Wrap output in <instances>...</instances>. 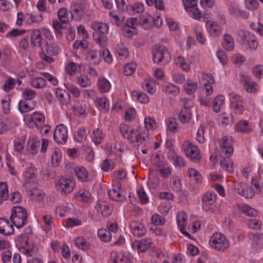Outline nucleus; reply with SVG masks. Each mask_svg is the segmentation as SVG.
<instances>
[{"label": "nucleus", "instance_id": "nucleus-1", "mask_svg": "<svg viewBox=\"0 0 263 263\" xmlns=\"http://www.w3.org/2000/svg\"><path fill=\"white\" fill-rule=\"evenodd\" d=\"M145 128L137 126L133 128L125 124L120 125V130L122 135L127 139L134 146L145 145L149 137V130L157 128L156 120L153 117H145L144 120Z\"/></svg>", "mask_w": 263, "mask_h": 263}, {"label": "nucleus", "instance_id": "nucleus-2", "mask_svg": "<svg viewBox=\"0 0 263 263\" xmlns=\"http://www.w3.org/2000/svg\"><path fill=\"white\" fill-rule=\"evenodd\" d=\"M44 16L38 12L23 13L20 11L17 13L16 25L21 27L24 24L29 26H35L40 24L43 20Z\"/></svg>", "mask_w": 263, "mask_h": 263}, {"label": "nucleus", "instance_id": "nucleus-3", "mask_svg": "<svg viewBox=\"0 0 263 263\" xmlns=\"http://www.w3.org/2000/svg\"><path fill=\"white\" fill-rule=\"evenodd\" d=\"M210 247L219 252H223L230 247V242L227 236L220 232L212 234L209 240Z\"/></svg>", "mask_w": 263, "mask_h": 263}, {"label": "nucleus", "instance_id": "nucleus-4", "mask_svg": "<svg viewBox=\"0 0 263 263\" xmlns=\"http://www.w3.org/2000/svg\"><path fill=\"white\" fill-rule=\"evenodd\" d=\"M28 217L26 210L22 206H15L11 210V221L18 229L23 227L26 224Z\"/></svg>", "mask_w": 263, "mask_h": 263}, {"label": "nucleus", "instance_id": "nucleus-5", "mask_svg": "<svg viewBox=\"0 0 263 263\" xmlns=\"http://www.w3.org/2000/svg\"><path fill=\"white\" fill-rule=\"evenodd\" d=\"M57 191L64 195H68L74 190L76 181L73 178L61 176L54 182Z\"/></svg>", "mask_w": 263, "mask_h": 263}, {"label": "nucleus", "instance_id": "nucleus-6", "mask_svg": "<svg viewBox=\"0 0 263 263\" xmlns=\"http://www.w3.org/2000/svg\"><path fill=\"white\" fill-rule=\"evenodd\" d=\"M17 242L21 247L20 251L26 256H31L35 252V247L27 234L20 235L17 238Z\"/></svg>", "mask_w": 263, "mask_h": 263}, {"label": "nucleus", "instance_id": "nucleus-7", "mask_svg": "<svg viewBox=\"0 0 263 263\" xmlns=\"http://www.w3.org/2000/svg\"><path fill=\"white\" fill-rule=\"evenodd\" d=\"M153 54L154 62L161 65L168 63L171 59L168 50L163 46H156L153 49Z\"/></svg>", "mask_w": 263, "mask_h": 263}, {"label": "nucleus", "instance_id": "nucleus-8", "mask_svg": "<svg viewBox=\"0 0 263 263\" xmlns=\"http://www.w3.org/2000/svg\"><path fill=\"white\" fill-rule=\"evenodd\" d=\"M183 148L186 156L191 160L196 162L201 159V154L198 147L189 141H185Z\"/></svg>", "mask_w": 263, "mask_h": 263}, {"label": "nucleus", "instance_id": "nucleus-9", "mask_svg": "<svg viewBox=\"0 0 263 263\" xmlns=\"http://www.w3.org/2000/svg\"><path fill=\"white\" fill-rule=\"evenodd\" d=\"M27 126L30 128L34 126L36 127L44 124L45 118L41 112L39 111H35L30 115H27L24 118Z\"/></svg>", "mask_w": 263, "mask_h": 263}, {"label": "nucleus", "instance_id": "nucleus-10", "mask_svg": "<svg viewBox=\"0 0 263 263\" xmlns=\"http://www.w3.org/2000/svg\"><path fill=\"white\" fill-rule=\"evenodd\" d=\"M238 36L241 39L245 44H247L248 47L252 50H255L258 46V43L256 37L250 32L240 30L238 32Z\"/></svg>", "mask_w": 263, "mask_h": 263}, {"label": "nucleus", "instance_id": "nucleus-11", "mask_svg": "<svg viewBox=\"0 0 263 263\" xmlns=\"http://www.w3.org/2000/svg\"><path fill=\"white\" fill-rule=\"evenodd\" d=\"M185 10L193 18L199 20L201 17L200 11L197 8V0H182Z\"/></svg>", "mask_w": 263, "mask_h": 263}, {"label": "nucleus", "instance_id": "nucleus-12", "mask_svg": "<svg viewBox=\"0 0 263 263\" xmlns=\"http://www.w3.org/2000/svg\"><path fill=\"white\" fill-rule=\"evenodd\" d=\"M110 263H131L132 256L128 252L123 251H112L110 255Z\"/></svg>", "mask_w": 263, "mask_h": 263}, {"label": "nucleus", "instance_id": "nucleus-13", "mask_svg": "<svg viewBox=\"0 0 263 263\" xmlns=\"http://www.w3.org/2000/svg\"><path fill=\"white\" fill-rule=\"evenodd\" d=\"M68 137L67 128L63 124L57 126L53 134V139L58 144H64Z\"/></svg>", "mask_w": 263, "mask_h": 263}, {"label": "nucleus", "instance_id": "nucleus-14", "mask_svg": "<svg viewBox=\"0 0 263 263\" xmlns=\"http://www.w3.org/2000/svg\"><path fill=\"white\" fill-rule=\"evenodd\" d=\"M234 140L231 136H226L219 141L221 153L225 155L231 156L233 153Z\"/></svg>", "mask_w": 263, "mask_h": 263}, {"label": "nucleus", "instance_id": "nucleus-15", "mask_svg": "<svg viewBox=\"0 0 263 263\" xmlns=\"http://www.w3.org/2000/svg\"><path fill=\"white\" fill-rule=\"evenodd\" d=\"M35 174V169L31 166L26 168L24 171L23 173V176L25 178L24 185L28 189L31 188L32 186L35 184L36 181Z\"/></svg>", "mask_w": 263, "mask_h": 263}, {"label": "nucleus", "instance_id": "nucleus-16", "mask_svg": "<svg viewBox=\"0 0 263 263\" xmlns=\"http://www.w3.org/2000/svg\"><path fill=\"white\" fill-rule=\"evenodd\" d=\"M234 188L237 193L248 199L252 198L255 195V192L244 183H237Z\"/></svg>", "mask_w": 263, "mask_h": 263}, {"label": "nucleus", "instance_id": "nucleus-17", "mask_svg": "<svg viewBox=\"0 0 263 263\" xmlns=\"http://www.w3.org/2000/svg\"><path fill=\"white\" fill-rule=\"evenodd\" d=\"M40 147L39 139L35 136H29L26 145V150L27 153L29 155H35L38 153Z\"/></svg>", "mask_w": 263, "mask_h": 263}, {"label": "nucleus", "instance_id": "nucleus-18", "mask_svg": "<svg viewBox=\"0 0 263 263\" xmlns=\"http://www.w3.org/2000/svg\"><path fill=\"white\" fill-rule=\"evenodd\" d=\"M176 221L180 232L187 237L190 238L191 235L185 231L187 225V216L183 211L179 212L176 216Z\"/></svg>", "mask_w": 263, "mask_h": 263}, {"label": "nucleus", "instance_id": "nucleus-19", "mask_svg": "<svg viewBox=\"0 0 263 263\" xmlns=\"http://www.w3.org/2000/svg\"><path fill=\"white\" fill-rule=\"evenodd\" d=\"M249 238L252 241V247L254 251L259 252L263 248V234L261 233H251Z\"/></svg>", "mask_w": 263, "mask_h": 263}, {"label": "nucleus", "instance_id": "nucleus-20", "mask_svg": "<svg viewBox=\"0 0 263 263\" xmlns=\"http://www.w3.org/2000/svg\"><path fill=\"white\" fill-rule=\"evenodd\" d=\"M84 6L81 3L72 2L71 5V20H80L84 14Z\"/></svg>", "mask_w": 263, "mask_h": 263}, {"label": "nucleus", "instance_id": "nucleus-21", "mask_svg": "<svg viewBox=\"0 0 263 263\" xmlns=\"http://www.w3.org/2000/svg\"><path fill=\"white\" fill-rule=\"evenodd\" d=\"M108 195L110 199L119 202H124L126 199L119 184L113 186L112 189L108 191Z\"/></svg>", "mask_w": 263, "mask_h": 263}, {"label": "nucleus", "instance_id": "nucleus-22", "mask_svg": "<svg viewBox=\"0 0 263 263\" xmlns=\"http://www.w3.org/2000/svg\"><path fill=\"white\" fill-rule=\"evenodd\" d=\"M109 154L110 156H116L120 157L126 148V145L123 143L116 142L108 145Z\"/></svg>", "mask_w": 263, "mask_h": 263}, {"label": "nucleus", "instance_id": "nucleus-23", "mask_svg": "<svg viewBox=\"0 0 263 263\" xmlns=\"http://www.w3.org/2000/svg\"><path fill=\"white\" fill-rule=\"evenodd\" d=\"M129 228L132 234L136 237H141L146 233L144 225L138 221H134L130 223Z\"/></svg>", "mask_w": 263, "mask_h": 263}, {"label": "nucleus", "instance_id": "nucleus-24", "mask_svg": "<svg viewBox=\"0 0 263 263\" xmlns=\"http://www.w3.org/2000/svg\"><path fill=\"white\" fill-rule=\"evenodd\" d=\"M152 243L151 239L144 238L141 240L135 241L132 243V247L134 249H137L139 252H143L150 248Z\"/></svg>", "mask_w": 263, "mask_h": 263}, {"label": "nucleus", "instance_id": "nucleus-25", "mask_svg": "<svg viewBox=\"0 0 263 263\" xmlns=\"http://www.w3.org/2000/svg\"><path fill=\"white\" fill-rule=\"evenodd\" d=\"M13 232V226L9 220L5 218H0V233L4 235H10Z\"/></svg>", "mask_w": 263, "mask_h": 263}, {"label": "nucleus", "instance_id": "nucleus-26", "mask_svg": "<svg viewBox=\"0 0 263 263\" xmlns=\"http://www.w3.org/2000/svg\"><path fill=\"white\" fill-rule=\"evenodd\" d=\"M36 106V103L35 101L21 100L18 104V108L22 114H24L33 110Z\"/></svg>", "mask_w": 263, "mask_h": 263}, {"label": "nucleus", "instance_id": "nucleus-27", "mask_svg": "<svg viewBox=\"0 0 263 263\" xmlns=\"http://www.w3.org/2000/svg\"><path fill=\"white\" fill-rule=\"evenodd\" d=\"M186 102L189 103V105L187 106V105L185 104L184 108L181 111L179 115V120L181 122L183 123H188L192 117L191 111L189 107H191L193 105V103L192 101H186Z\"/></svg>", "mask_w": 263, "mask_h": 263}, {"label": "nucleus", "instance_id": "nucleus-28", "mask_svg": "<svg viewBox=\"0 0 263 263\" xmlns=\"http://www.w3.org/2000/svg\"><path fill=\"white\" fill-rule=\"evenodd\" d=\"M74 198L77 200L84 203H89L92 200V197L90 192L84 189L78 191L74 195Z\"/></svg>", "mask_w": 263, "mask_h": 263}, {"label": "nucleus", "instance_id": "nucleus-29", "mask_svg": "<svg viewBox=\"0 0 263 263\" xmlns=\"http://www.w3.org/2000/svg\"><path fill=\"white\" fill-rule=\"evenodd\" d=\"M205 26L208 33L211 35L217 36L221 33V27L215 22L208 21Z\"/></svg>", "mask_w": 263, "mask_h": 263}, {"label": "nucleus", "instance_id": "nucleus-30", "mask_svg": "<svg viewBox=\"0 0 263 263\" xmlns=\"http://www.w3.org/2000/svg\"><path fill=\"white\" fill-rule=\"evenodd\" d=\"M252 126L246 120H241L236 123L234 126L235 132L242 134L250 133L252 132Z\"/></svg>", "mask_w": 263, "mask_h": 263}, {"label": "nucleus", "instance_id": "nucleus-31", "mask_svg": "<svg viewBox=\"0 0 263 263\" xmlns=\"http://www.w3.org/2000/svg\"><path fill=\"white\" fill-rule=\"evenodd\" d=\"M213 126L214 123L213 122L203 124L200 125L196 133V139L199 143H203L205 141V138L204 136L205 129L209 127H212Z\"/></svg>", "mask_w": 263, "mask_h": 263}, {"label": "nucleus", "instance_id": "nucleus-32", "mask_svg": "<svg viewBox=\"0 0 263 263\" xmlns=\"http://www.w3.org/2000/svg\"><path fill=\"white\" fill-rule=\"evenodd\" d=\"M74 172L79 181L84 182L88 180V174L85 167L82 166H76L74 168Z\"/></svg>", "mask_w": 263, "mask_h": 263}, {"label": "nucleus", "instance_id": "nucleus-33", "mask_svg": "<svg viewBox=\"0 0 263 263\" xmlns=\"http://www.w3.org/2000/svg\"><path fill=\"white\" fill-rule=\"evenodd\" d=\"M55 93L57 97L62 105H67L70 102L69 93L60 88L56 89Z\"/></svg>", "mask_w": 263, "mask_h": 263}, {"label": "nucleus", "instance_id": "nucleus-34", "mask_svg": "<svg viewBox=\"0 0 263 263\" xmlns=\"http://www.w3.org/2000/svg\"><path fill=\"white\" fill-rule=\"evenodd\" d=\"M97 210L103 216L108 217L112 213V208L104 201H99L97 202Z\"/></svg>", "mask_w": 263, "mask_h": 263}, {"label": "nucleus", "instance_id": "nucleus-35", "mask_svg": "<svg viewBox=\"0 0 263 263\" xmlns=\"http://www.w3.org/2000/svg\"><path fill=\"white\" fill-rule=\"evenodd\" d=\"M95 104L97 108L103 112H106L109 109V100L105 98H98L96 99Z\"/></svg>", "mask_w": 263, "mask_h": 263}, {"label": "nucleus", "instance_id": "nucleus-36", "mask_svg": "<svg viewBox=\"0 0 263 263\" xmlns=\"http://www.w3.org/2000/svg\"><path fill=\"white\" fill-rule=\"evenodd\" d=\"M91 28L96 31L99 32V34H105L108 32L109 26L103 22L96 21L91 23Z\"/></svg>", "mask_w": 263, "mask_h": 263}, {"label": "nucleus", "instance_id": "nucleus-37", "mask_svg": "<svg viewBox=\"0 0 263 263\" xmlns=\"http://www.w3.org/2000/svg\"><path fill=\"white\" fill-rule=\"evenodd\" d=\"M226 157L222 158L220 160V166L228 173L234 172V165L232 160L230 158L231 156L226 155Z\"/></svg>", "mask_w": 263, "mask_h": 263}, {"label": "nucleus", "instance_id": "nucleus-38", "mask_svg": "<svg viewBox=\"0 0 263 263\" xmlns=\"http://www.w3.org/2000/svg\"><path fill=\"white\" fill-rule=\"evenodd\" d=\"M176 64L182 70L185 71H189L190 69L191 61L188 58H185L182 56H178L175 59Z\"/></svg>", "mask_w": 263, "mask_h": 263}, {"label": "nucleus", "instance_id": "nucleus-39", "mask_svg": "<svg viewBox=\"0 0 263 263\" xmlns=\"http://www.w3.org/2000/svg\"><path fill=\"white\" fill-rule=\"evenodd\" d=\"M133 99L137 100L139 103L146 104L149 101L148 97L143 92L134 90L131 92Z\"/></svg>", "mask_w": 263, "mask_h": 263}, {"label": "nucleus", "instance_id": "nucleus-40", "mask_svg": "<svg viewBox=\"0 0 263 263\" xmlns=\"http://www.w3.org/2000/svg\"><path fill=\"white\" fill-rule=\"evenodd\" d=\"M26 136L16 137L13 141L14 150L15 152L22 154L24 149Z\"/></svg>", "mask_w": 263, "mask_h": 263}, {"label": "nucleus", "instance_id": "nucleus-41", "mask_svg": "<svg viewBox=\"0 0 263 263\" xmlns=\"http://www.w3.org/2000/svg\"><path fill=\"white\" fill-rule=\"evenodd\" d=\"M222 46L227 51H232L234 49L235 42L232 36L225 34L222 42Z\"/></svg>", "mask_w": 263, "mask_h": 263}, {"label": "nucleus", "instance_id": "nucleus-42", "mask_svg": "<svg viewBox=\"0 0 263 263\" xmlns=\"http://www.w3.org/2000/svg\"><path fill=\"white\" fill-rule=\"evenodd\" d=\"M140 22L144 29H149L153 26V16L148 13H145L140 16Z\"/></svg>", "mask_w": 263, "mask_h": 263}, {"label": "nucleus", "instance_id": "nucleus-43", "mask_svg": "<svg viewBox=\"0 0 263 263\" xmlns=\"http://www.w3.org/2000/svg\"><path fill=\"white\" fill-rule=\"evenodd\" d=\"M168 158L173 161L175 167H181L185 165L184 159L174 152L170 154Z\"/></svg>", "mask_w": 263, "mask_h": 263}, {"label": "nucleus", "instance_id": "nucleus-44", "mask_svg": "<svg viewBox=\"0 0 263 263\" xmlns=\"http://www.w3.org/2000/svg\"><path fill=\"white\" fill-rule=\"evenodd\" d=\"M217 196L214 193L206 192L202 197V201L204 205H211L215 203Z\"/></svg>", "mask_w": 263, "mask_h": 263}, {"label": "nucleus", "instance_id": "nucleus-45", "mask_svg": "<svg viewBox=\"0 0 263 263\" xmlns=\"http://www.w3.org/2000/svg\"><path fill=\"white\" fill-rule=\"evenodd\" d=\"M31 42L34 46H41L42 44V35L40 31L35 29L31 33Z\"/></svg>", "mask_w": 263, "mask_h": 263}, {"label": "nucleus", "instance_id": "nucleus-46", "mask_svg": "<svg viewBox=\"0 0 263 263\" xmlns=\"http://www.w3.org/2000/svg\"><path fill=\"white\" fill-rule=\"evenodd\" d=\"M116 53L118 59L125 60L128 55V51L126 46L121 44L117 45L116 47Z\"/></svg>", "mask_w": 263, "mask_h": 263}, {"label": "nucleus", "instance_id": "nucleus-47", "mask_svg": "<svg viewBox=\"0 0 263 263\" xmlns=\"http://www.w3.org/2000/svg\"><path fill=\"white\" fill-rule=\"evenodd\" d=\"M74 243L78 249L83 251L88 250L90 247V243L82 236L77 237L74 239Z\"/></svg>", "mask_w": 263, "mask_h": 263}, {"label": "nucleus", "instance_id": "nucleus-48", "mask_svg": "<svg viewBox=\"0 0 263 263\" xmlns=\"http://www.w3.org/2000/svg\"><path fill=\"white\" fill-rule=\"evenodd\" d=\"M225 102L224 97L222 95H218L216 96L213 102L212 107L214 111L218 112L221 109V106L223 105Z\"/></svg>", "mask_w": 263, "mask_h": 263}, {"label": "nucleus", "instance_id": "nucleus-49", "mask_svg": "<svg viewBox=\"0 0 263 263\" xmlns=\"http://www.w3.org/2000/svg\"><path fill=\"white\" fill-rule=\"evenodd\" d=\"M187 175L190 180L194 181L195 183H200L202 180L200 173L194 168H190L189 169Z\"/></svg>", "mask_w": 263, "mask_h": 263}, {"label": "nucleus", "instance_id": "nucleus-50", "mask_svg": "<svg viewBox=\"0 0 263 263\" xmlns=\"http://www.w3.org/2000/svg\"><path fill=\"white\" fill-rule=\"evenodd\" d=\"M62 158V154L60 149L55 148L54 149L52 155L51 163L53 166L57 167L59 165Z\"/></svg>", "mask_w": 263, "mask_h": 263}, {"label": "nucleus", "instance_id": "nucleus-51", "mask_svg": "<svg viewBox=\"0 0 263 263\" xmlns=\"http://www.w3.org/2000/svg\"><path fill=\"white\" fill-rule=\"evenodd\" d=\"M219 121L224 125L232 124L234 121L233 115L230 113L223 112L219 115Z\"/></svg>", "mask_w": 263, "mask_h": 263}, {"label": "nucleus", "instance_id": "nucleus-52", "mask_svg": "<svg viewBox=\"0 0 263 263\" xmlns=\"http://www.w3.org/2000/svg\"><path fill=\"white\" fill-rule=\"evenodd\" d=\"M58 16L60 21L63 23H67L71 20L70 13L68 12L67 9L64 8H62L59 10Z\"/></svg>", "mask_w": 263, "mask_h": 263}, {"label": "nucleus", "instance_id": "nucleus-53", "mask_svg": "<svg viewBox=\"0 0 263 263\" xmlns=\"http://www.w3.org/2000/svg\"><path fill=\"white\" fill-rule=\"evenodd\" d=\"M98 236L100 239L104 242H109L111 240L112 235L110 232L104 229H100L98 230Z\"/></svg>", "mask_w": 263, "mask_h": 263}, {"label": "nucleus", "instance_id": "nucleus-54", "mask_svg": "<svg viewBox=\"0 0 263 263\" xmlns=\"http://www.w3.org/2000/svg\"><path fill=\"white\" fill-rule=\"evenodd\" d=\"M9 197L8 186L6 182L0 183V204L7 200Z\"/></svg>", "mask_w": 263, "mask_h": 263}, {"label": "nucleus", "instance_id": "nucleus-55", "mask_svg": "<svg viewBox=\"0 0 263 263\" xmlns=\"http://www.w3.org/2000/svg\"><path fill=\"white\" fill-rule=\"evenodd\" d=\"M97 76V72L95 69L92 67H89V77L87 76L81 75L78 80V82H88L93 81L92 77H95Z\"/></svg>", "mask_w": 263, "mask_h": 263}, {"label": "nucleus", "instance_id": "nucleus-56", "mask_svg": "<svg viewBox=\"0 0 263 263\" xmlns=\"http://www.w3.org/2000/svg\"><path fill=\"white\" fill-rule=\"evenodd\" d=\"M121 31L124 36L127 38H130L137 32L136 27H129V26L123 25Z\"/></svg>", "mask_w": 263, "mask_h": 263}, {"label": "nucleus", "instance_id": "nucleus-57", "mask_svg": "<svg viewBox=\"0 0 263 263\" xmlns=\"http://www.w3.org/2000/svg\"><path fill=\"white\" fill-rule=\"evenodd\" d=\"M170 186L174 192L177 193L180 192L182 188V185L180 177L178 176H173L171 180Z\"/></svg>", "mask_w": 263, "mask_h": 263}, {"label": "nucleus", "instance_id": "nucleus-58", "mask_svg": "<svg viewBox=\"0 0 263 263\" xmlns=\"http://www.w3.org/2000/svg\"><path fill=\"white\" fill-rule=\"evenodd\" d=\"M109 21L110 23L117 26H120L123 21V19L119 16L115 12L110 11L109 13Z\"/></svg>", "mask_w": 263, "mask_h": 263}, {"label": "nucleus", "instance_id": "nucleus-59", "mask_svg": "<svg viewBox=\"0 0 263 263\" xmlns=\"http://www.w3.org/2000/svg\"><path fill=\"white\" fill-rule=\"evenodd\" d=\"M231 108L235 114L241 115L243 112V105L241 100L235 101L231 103Z\"/></svg>", "mask_w": 263, "mask_h": 263}, {"label": "nucleus", "instance_id": "nucleus-60", "mask_svg": "<svg viewBox=\"0 0 263 263\" xmlns=\"http://www.w3.org/2000/svg\"><path fill=\"white\" fill-rule=\"evenodd\" d=\"M144 9V5L142 3H136L129 7L128 9V11L131 15H134L136 13H142Z\"/></svg>", "mask_w": 263, "mask_h": 263}, {"label": "nucleus", "instance_id": "nucleus-61", "mask_svg": "<svg viewBox=\"0 0 263 263\" xmlns=\"http://www.w3.org/2000/svg\"><path fill=\"white\" fill-rule=\"evenodd\" d=\"M245 57L241 53H236L232 58L233 63L237 67H240L246 61Z\"/></svg>", "mask_w": 263, "mask_h": 263}, {"label": "nucleus", "instance_id": "nucleus-62", "mask_svg": "<svg viewBox=\"0 0 263 263\" xmlns=\"http://www.w3.org/2000/svg\"><path fill=\"white\" fill-rule=\"evenodd\" d=\"M70 204L66 203L59 205L55 210V214L62 217L66 215L70 209Z\"/></svg>", "mask_w": 263, "mask_h": 263}, {"label": "nucleus", "instance_id": "nucleus-63", "mask_svg": "<svg viewBox=\"0 0 263 263\" xmlns=\"http://www.w3.org/2000/svg\"><path fill=\"white\" fill-rule=\"evenodd\" d=\"M36 96V93L35 91L29 88H26L24 89L22 92V100L26 101H34L33 99L35 98Z\"/></svg>", "mask_w": 263, "mask_h": 263}, {"label": "nucleus", "instance_id": "nucleus-64", "mask_svg": "<svg viewBox=\"0 0 263 263\" xmlns=\"http://www.w3.org/2000/svg\"><path fill=\"white\" fill-rule=\"evenodd\" d=\"M166 126L168 130L172 133H175L178 131V124L173 118H169L167 120Z\"/></svg>", "mask_w": 263, "mask_h": 263}]
</instances>
